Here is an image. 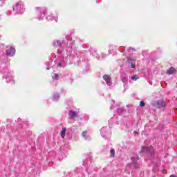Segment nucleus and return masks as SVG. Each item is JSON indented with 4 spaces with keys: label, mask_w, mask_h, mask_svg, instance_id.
Here are the masks:
<instances>
[{
    "label": "nucleus",
    "mask_w": 177,
    "mask_h": 177,
    "mask_svg": "<svg viewBox=\"0 0 177 177\" xmlns=\"http://www.w3.org/2000/svg\"><path fill=\"white\" fill-rule=\"evenodd\" d=\"M13 10L15 13H17L19 15L23 14V12L26 10V8H24V3H23V1H20L15 3V5L13 6Z\"/></svg>",
    "instance_id": "f257e3e1"
},
{
    "label": "nucleus",
    "mask_w": 177,
    "mask_h": 177,
    "mask_svg": "<svg viewBox=\"0 0 177 177\" xmlns=\"http://www.w3.org/2000/svg\"><path fill=\"white\" fill-rule=\"evenodd\" d=\"M35 10L36 13L37 14V19L39 20H42V19H44V17H45V15H46V10L41 7H36Z\"/></svg>",
    "instance_id": "f03ea898"
},
{
    "label": "nucleus",
    "mask_w": 177,
    "mask_h": 177,
    "mask_svg": "<svg viewBox=\"0 0 177 177\" xmlns=\"http://www.w3.org/2000/svg\"><path fill=\"white\" fill-rule=\"evenodd\" d=\"M3 78H6L7 82H12V84H15V80H13L12 73L6 72L4 73Z\"/></svg>",
    "instance_id": "7ed1b4c3"
},
{
    "label": "nucleus",
    "mask_w": 177,
    "mask_h": 177,
    "mask_svg": "<svg viewBox=\"0 0 177 177\" xmlns=\"http://www.w3.org/2000/svg\"><path fill=\"white\" fill-rule=\"evenodd\" d=\"M154 106H156L157 109H162L167 106V104L162 100H159L154 102Z\"/></svg>",
    "instance_id": "20e7f679"
},
{
    "label": "nucleus",
    "mask_w": 177,
    "mask_h": 177,
    "mask_svg": "<svg viewBox=\"0 0 177 177\" xmlns=\"http://www.w3.org/2000/svg\"><path fill=\"white\" fill-rule=\"evenodd\" d=\"M127 62L129 63V67H131V68H136V59L134 58L128 57Z\"/></svg>",
    "instance_id": "39448f33"
},
{
    "label": "nucleus",
    "mask_w": 177,
    "mask_h": 177,
    "mask_svg": "<svg viewBox=\"0 0 177 177\" xmlns=\"http://www.w3.org/2000/svg\"><path fill=\"white\" fill-rule=\"evenodd\" d=\"M142 153H145L146 151H147V153H150V154H153V153H154V148H153L152 147H143L142 149Z\"/></svg>",
    "instance_id": "423d86ee"
},
{
    "label": "nucleus",
    "mask_w": 177,
    "mask_h": 177,
    "mask_svg": "<svg viewBox=\"0 0 177 177\" xmlns=\"http://www.w3.org/2000/svg\"><path fill=\"white\" fill-rule=\"evenodd\" d=\"M109 133H110V131H109V128L103 127L101 129V134H102V138H105V136H107V135H109Z\"/></svg>",
    "instance_id": "0eeeda50"
},
{
    "label": "nucleus",
    "mask_w": 177,
    "mask_h": 177,
    "mask_svg": "<svg viewBox=\"0 0 177 177\" xmlns=\"http://www.w3.org/2000/svg\"><path fill=\"white\" fill-rule=\"evenodd\" d=\"M6 53L8 56H15V53H16V50L14 48L10 47L7 49Z\"/></svg>",
    "instance_id": "6e6552de"
},
{
    "label": "nucleus",
    "mask_w": 177,
    "mask_h": 177,
    "mask_svg": "<svg viewBox=\"0 0 177 177\" xmlns=\"http://www.w3.org/2000/svg\"><path fill=\"white\" fill-rule=\"evenodd\" d=\"M103 79L105 80L106 85H109V86H111V77H110V76L104 75L103 76Z\"/></svg>",
    "instance_id": "1a4fd4ad"
},
{
    "label": "nucleus",
    "mask_w": 177,
    "mask_h": 177,
    "mask_svg": "<svg viewBox=\"0 0 177 177\" xmlns=\"http://www.w3.org/2000/svg\"><path fill=\"white\" fill-rule=\"evenodd\" d=\"M66 131L67 128L63 127L62 131H60L59 135L61 136V138H62V139H64V138L66 137Z\"/></svg>",
    "instance_id": "9d476101"
},
{
    "label": "nucleus",
    "mask_w": 177,
    "mask_h": 177,
    "mask_svg": "<svg viewBox=\"0 0 177 177\" xmlns=\"http://www.w3.org/2000/svg\"><path fill=\"white\" fill-rule=\"evenodd\" d=\"M82 136L86 140H91V136L88 135V133L86 131H83L82 133Z\"/></svg>",
    "instance_id": "9b49d317"
},
{
    "label": "nucleus",
    "mask_w": 177,
    "mask_h": 177,
    "mask_svg": "<svg viewBox=\"0 0 177 177\" xmlns=\"http://www.w3.org/2000/svg\"><path fill=\"white\" fill-rule=\"evenodd\" d=\"M175 73H176V70H175V68H174V67H171V68H168L167 71V74H169V75L175 74Z\"/></svg>",
    "instance_id": "f8f14e48"
},
{
    "label": "nucleus",
    "mask_w": 177,
    "mask_h": 177,
    "mask_svg": "<svg viewBox=\"0 0 177 177\" xmlns=\"http://www.w3.org/2000/svg\"><path fill=\"white\" fill-rule=\"evenodd\" d=\"M69 114V117H71V118H77V112L74 111H70L68 112Z\"/></svg>",
    "instance_id": "ddd939ff"
},
{
    "label": "nucleus",
    "mask_w": 177,
    "mask_h": 177,
    "mask_svg": "<svg viewBox=\"0 0 177 177\" xmlns=\"http://www.w3.org/2000/svg\"><path fill=\"white\" fill-rule=\"evenodd\" d=\"M47 66L48 67H46V69L50 70L51 67H53V66H55V62L49 61L48 62H47Z\"/></svg>",
    "instance_id": "4468645a"
},
{
    "label": "nucleus",
    "mask_w": 177,
    "mask_h": 177,
    "mask_svg": "<svg viewBox=\"0 0 177 177\" xmlns=\"http://www.w3.org/2000/svg\"><path fill=\"white\" fill-rule=\"evenodd\" d=\"M138 158H139V156H134L131 157V161H132L133 165H136Z\"/></svg>",
    "instance_id": "2eb2a0df"
},
{
    "label": "nucleus",
    "mask_w": 177,
    "mask_h": 177,
    "mask_svg": "<svg viewBox=\"0 0 177 177\" xmlns=\"http://www.w3.org/2000/svg\"><path fill=\"white\" fill-rule=\"evenodd\" d=\"M53 46H55V48H60V46H62V42L59 40H56L54 41Z\"/></svg>",
    "instance_id": "dca6fc26"
},
{
    "label": "nucleus",
    "mask_w": 177,
    "mask_h": 177,
    "mask_svg": "<svg viewBox=\"0 0 177 177\" xmlns=\"http://www.w3.org/2000/svg\"><path fill=\"white\" fill-rule=\"evenodd\" d=\"M110 154L112 157H115V150L114 149H111L110 150Z\"/></svg>",
    "instance_id": "f3484780"
},
{
    "label": "nucleus",
    "mask_w": 177,
    "mask_h": 177,
    "mask_svg": "<svg viewBox=\"0 0 177 177\" xmlns=\"http://www.w3.org/2000/svg\"><path fill=\"white\" fill-rule=\"evenodd\" d=\"M64 61L62 60L60 62H58L57 66L58 67H64Z\"/></svg>",
    "instance_id": "a211bd4d"
},
{
    "label": "nucleus",
    "mask_w": 177,
    "mask_h": 177,
    "mask_svg": "<svg viewBox=\"0 0 177 177\" xmlns=\"http://www.w3.org/2000/svg\"><path fill=\"white\" fill-rule=\"evenodd\" d=\"M131 80L133 81H138V80H139V77H138V75H135L131 76Z\"/></svg>",
    "instance_id": "6ab92c4d"
},
{
    "label": "nucleus",
    "mask_w": 177,
    "mask_h": 177,
    "mask_svg": "<svg viewBox=\"0 0 177 177\" xmlns=\"http://www.w3.org/2000/svg\"><path fill=\"white\" fill-rule=\"evenodd\" d=\"M122 81L124 84H127L128 82V77H122Z\"/></svg>",
    "instance_id": "aec40b11"
},
{
    "label": "nucleus",
    "mask_w": 177,
    "mask_h": 177,
    "mask_svg": "<svg viewBox=\"0 0 177 177\" xmlns=\"http://www.w3.org/2000/svg\"><path fill=\"white\" fill-rule=\"evenodd\" d=\"M52 78L53 80H57V78H59V75L56 74V73H54L53 75H52Z\"/></svg>",
    "instance_id": "412c9836"
},
{
    "label": "nucleus",
    "mask_w": 177,
    "mask_h": 177,
    "mask_svg": "<svg viewBox=\"0 0 177 177\" xmlns=\"http://www.w3.org/2000/svg\"><path fill=\"white\" fill-rule=\"evenodd\" d=\"M59 97V94L56 93L54 95L53 100L56 102V100H57Z\"/></svg>",
    "instance_id": "4be33fe9"
},
{
    "label": "nucleus",
    "mask_w": 177,
    "mask_h": 177,
    "mask_svg": "<svg viewBox=\"0 0 177 177\" xmlns=\"http://www.w3.org/2000/svg\"><path fill=\"white\" fill-rule=\"evenodd\" d=\"M124 111H125V110H124V109H122V108L118 109V114H121V113H124Z\"/></svg>",
    "instance_id": "5701e85b"
},
{
    "label": "nucleus",
    "mask_w": 177,
    "mask_h": 177,
    "mask_svg": "<svg viewBox=\"0 0 177 177\" xmlns=\"http://www.w3.org/2000/svg\"><path fill=\"white\" fill-rule=\"evenodd\" d=\"M53 19H55V17L52 14L47 17V20H53Z\"/></svg>",
    "instance_id": "b1692460"
},
{
    "label": "nucleus",
    "mask_w": 177,
    "mask_h": 177,
    "mask_svg": "<svg viewBox=\"0 0 177 177\" xmlns=\"http://www.w3.org/2000/svg\"><path fill=\"white\" fill-rule=\"evenodd\" d=\"M140 107H145V106H146V104L145 103V102L140 101Z\"/></svg>",
    "instance_id": "393cba45"
},
{
    "label": "nucleus",
    "mask_w": 177,
    "mask_h": 177,
    "mask_svg": "<svg viewBox=\"0 0 177 177\" xmlns=\"http://www.w3.org/2000/svg\"><path fill=\"white\" fill-rule=\"evenodd\" d=\"M58 53H62V51H60V48L58 50Z\"/></svg>",
    "instance_id": "a878e982"
},
{
    "label": "nucleus",
    "mask_w": 177,
    "mask_h": 177,
    "mask_svg": "<svg viewBox=\"0 0 177 177\" xmlns=\"http://www.w3.org/2000/svg\"><path fill=\"white\" fill-rule=\"evenodd\" d=\"M133 133H134V135H136V133H138V132L134 131Z\"/></svg>",
    "instance_id": "bb28decb"
},
{
    "label": "nucleus",
    "mask_w": 177,
    "mask_h": 177,
    "mask_svg": "<svg viewBox=\"0 0 177 177\" xmlns=\"http://www.w3.org/2000/svg\"><path fill=\"white\" fill-rule=\"evenodd\" d=\"M0 1H2V2H3L5 0H0Z\"/></svg>",
    "instance_id": "cd10ccee"
},
{
    "label": "nucleus",
    "mask_w": 177,
    "mask_h": 177,
    "mask_svg": "<svg viewBox=\"0 0 177 177\" xmlns=\"http://www.w3.org/2000/svg\"><path fill=\"white\" fill-rule=\"evenodd\" d=\"M136 168H138V166H135Z\"/></svg>",
    "instance_id": "c85d7f7f"
}]
</instances>
